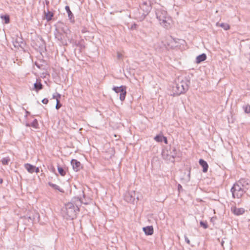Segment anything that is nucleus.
<instances>
[{
    "instance_id": "1",
    "label": "nucleus",
    "mask_w": 250,
    "mask_h": 250,
    "mask_svg": "<svg viewBox=\"0 0 250 250\" xmlns=\"http://www.w3.org/2000/svg\"><path fill=\"white\" fill-rule=\"evenodd\" d=\"M78 204L74 205L72 202H69L65 205L62 208V213L63 217L66 219L73 220L76 217L77 213L79 211Z\"/></svg>"
},
{
    "instance_id": "2",
    "label": "nucleus",
    "mask_w": 250,
    "mask_h": 250,
    "mask_svg": "<svg viewBox=\"0 0 250 250\" xmlns=\"http://www.w3.org/2000/svg\"><path fill=\"white\" fill-rule=\"evenodd\" d=\"M189 83V81L187 79L181 80L178 78L176 82L175 86L173 87L174 95L178 96L185 93L188 89Z\"/></svg>"
},
{
    "instance_id": "3",
    "label": "nucleus",
    "mask_w": 250,
    "mask_h": 250,
    "mask_svg": "<svg viewBox=\"0 0 250 250\" xmlns=\"http://www.w3.org/2000/svg\"><path fill=\"white\" fill-rule=\"evenodd\" d=\"M156 16L160 23L165 28L170 27L171 19L167 16V12L162 9H158L156 11Z\"/></svg>"
},
{
    "instance_id": "4",
    "label": "nucleus",
    "mask_w": 250,
    "mask_h": 250,
    "mask_svg": "<svg viewBox=\"0 0 250 250\" xmlns=\"http://www.w3.org/2000/svg\"><path fill=\"white\" fill-rule=\"evenodd\" d=\"M230 191L232 193L233 198L239 199L246 192V189L242 188L241 182L235 183L231 188Z\"/></svg>"
},
{
    "instance_id": "5",
    "label": "nucleus",
    "mask_w": 250,
    "mask_h": 250,
    "mask_svg": "<svg viewBox=\"0 0 250 250\" xmlns=\"http://www.w3.org/2000/svg\"><path fill=\"white\" fill-rule=\"evenodd\" d=\"M70 32L69 29L67 28V26H65L62 27L60 30L56 29L55 33L54 35L55 37L58 41L61 42L62 43H63L65 36L66 37L67 36V35Z\"/></svg>"
},
{
    "instance_id": "6",
    "label": "nucleus",
    "mask_w": 250,
    "mask_h": 250,
    "mask_svg": "<svg viewBox=\"0 0 250 250\" xmlns=\"http://www.w3.org/2000/svg\"><path fill=\"white\" fill-rule=\"evenodd\" d=\"M125 86H114L112 89L117 93H120V99L121 101L125 100L126 94Z\"/></svg>"
},
{
    "instance_id": "7",
    "label": "nucleus",
    "mask_w": 250,
    "mask_h": 250,
    "mask_svg": "<svg viewBox=\"0 0 250 250\" xmlns=\"http://www.w3.org/2000/svg\"><path fill=\"white\" fill-rule=\"evenodd\" d=\"M140 7L141 9L144 12L143 15L141 18V20H143L145 19L146 16L148 14L151 9L150 2L147 1H143Z\"/></svg>"
},
{
    "instance_id": "8",
    "label": "nucleus",
    "mask_w": 250,
    "mask_h": 250,
    "mask_svg": "<svg viewBox=\"0 0 250 250\" xmlns=\"http://www.w3.org/2000/svg\"><path fill=\"white\" fill-rule=\"evenodd\" d=\"M135 196V191H127L124 195V199L128 203H134L136 200Z\"/></svg>"
},
{
    "instance_id": "9",
    "label": "nucleus",
    "mask_w": 250,
    "mask_h": 250,
    "mask_svg": "<svg viewBox=\"0 0 250 250\" xmlns=\"http://www.w3.org/2000/svg\"><path fill=\"white\" fill-rule=\"evenodd\" d=\"M172 148L173 146H167L165 147L162 150V155L163 158L167 160H170V155L171 154Z\"/></svg>"
},
{
    "instance_id": "10",
    "label": "nucleus",
    "mask_w": 250,
    "mask_h": 250,
    "mask_svg": "<svg viewBox=\"0 0 250 250\" xmlns=\"http://www.w3.org/2000/svg\"><path fill=\"white\" fill-rule=\"evenodd\" d=\"M14 44L15 47L20 46L23 48L25 43L23 42V39L21 37L17 36L14 41Z\"/></svg>"
},
{
    "instance_id": "11",
    "label": "nucleus",
    "mask_w": 250,
    "mask_h": 250,
    "mask_svg": "<svg viewBox=\"0 0 250 250\" xmlns=\"http://www.w3.org/2000/svg\"><path fill=\"white\" fill-rule=\"evenodd\" d=\"M71 164L72 166L73 169L75 171H78L80 170L81 168V164L79 161L75 159H72L71 161Z\"/></svg>"
},
{
    "instance_id": "12",
    "label": "nucleus",
    "mask_w": 250,
    "mask_h": 250,
    "mask_svg": "<svg viewBox=\"0 0 250 250\" xmlns=\"http://www.w3.org/2000/svg\"><path fill=\"white\" fill-rule=\"evenodd\" d=\"M143 229L146 235H151L153 233V228L151 226L144 227Z\"/></svg>"
},
{
    "instance_id": "13",
    "label": "nucleus",
    "mask_w": 250,
    "mask_h": 250,
    "mask_svg": "<svg viewBox=\"0 0 250 250\" xmlns=\"http://www.w3.org/2000/svg\"><path fill=\"white\" fill-rule=\"evenodd\" d=\"M199 164L202 167H203V171L204 172H206L208 171V166L207 162H206L203 159H200L199 160Z\"/></svg>"
},
{
    "instance_id": "14",
    "label": "nucleus",
    "mask_w": 250,
    "mask_h": 250,
    "mask_svg": "<svg viewBox=\"0 0 250 250\" xmlns=\"http://www.w3.org/2000/svg\"><path fill=\"white\" fill-rule=\"evenodd\" d=\"M65 9L68 14V16L69 20H70V21L72 22H74L75 21L74 17L73 16V13H72V12L71 11V10L70 9L69 7L68 6H66L65 7Z\"/></svg>"
},
{
    "instance_id": "15",
    "label": "nucleus",
    "mask_w": 250,
    "mask_h": 250,
    "mask_svg": "<svg viewBox=\"0 0 250 250\" xmlns=\"http://www.w3.org/2000/svg\"><path fill=\"white\" fill-rule=\"evenodd\" d=\"M24 167L29 173H33L35 172V166L30 164H25L24 165Z\"/></svg>"
},
{
    "instance_id": "16",
    "label": "nucleus",
    "mask_w": 250,
    "mask_h": 250,
    "mask_svg": "<svg viewBox=\"0 0 250 250\" xmlns=\"http://www.w3.org/2000/svg\"><path fill=\"white\" fill-rule=\"evenodd\" d=\"M207 59V56L205 53H203L196 57V62L197 63H200Z\"/></svg>"
},
{
    "instance_id": "17",
    "label": "nucleus",
    "mask_w": 250,
    "mask_h": 250,
    "mask_svg": "<svg viewBox=\"0 0 250 250\" xmlns=\"http://www.w3.org/2000/svg\"><path fill=\"white\" fill-rule=\"evenodd\" d=\"M176 155H177V150L175 147L173 146V148H172L171 154L170 155V160H169V161L172 163H174V161H175L174 159L176 157Z\"/></svg>"
},
{
    "instance_id": "18",
    "label": "nucleus",
    "mask_w": 250,
    "mask_h": 250,
    "mask_svg": "<svg viewBox=\"0 0 250 250\" xmlns=\"http://www.w3.org/2000/svg\"><path fill=\"white\" fill-rule=\"evenodd\" d=\"M233 212L236 215H240L243 214L245 212V209L243 208H235L233 210Z\"/></svg>"
},
{
    "instance_id": "19",
    "label": "nucleus",
    "mask_w": 250,
    "mask_h": 250,
    "mask_svg": "<svg viewBox=\"0 0 250 250\" xmlns=\"http://www.w3.org/2000/svg\"><path fill=\"white\" fill-rule=\"evenodd\" d=\"M39 41L38 42L39 44H37V46H38L40 48L42 49L45 47V42L42 38H39Z\"/></svg>"
},
{
    "instance_id": "20",
    "label": "nucleus",
    "mask_w": 250,
    "mask_h": 250,
    "mask_svg": "<svg viewBox=\"0 0 250 250\" xmlns=\"http://www.w3.org/2000/svg\"><path fill=\"white\" fill-rule=\"evenodd\" d=\"M43 88V86L40 82H37L34 83V88L37 92L42 89Z\"/></svg>"
},
{
    "instance_id": "21",
    "label": "nucleus",
    "mask_w": 250,
    "mask_h": 250,
    "mask_svg": "<svg viewBox=\"0 0 250 250\" xmlns=\"http://www.w3.org/2000/svg\"><path fill=\"white\" fill-rule=\"evenodd\" d=\"M48 185L55 189L59 190L60 192H63L62 189L60 187L56 184H53L51 182L48 183Z\"/></svg>"
},
{
    "instance_id": "22",
    "label": "nucleus",
    "mask_w": 250,
    "mask_h": 250,
    "mask_svg": "<svg viewBox=\"0 0 250 250\" xmlns=\"http://www.w3.org/2000/svg\"><path fill=\"white\" fill-rule=\"evenodd\" d=\"M242 186V188H245V189L247 190L248 188H247V186L248 185V183L246 182V181L245 179H242L238 181L237 183H240Z\"/></svg>"
},
{
    "instance_id": "23",
    "label": "nucleus",
    "mask_w": 250,
    "mask_h": 250,
    "mask_svg": "<svg viewBox=\"0 0 250 250\" xmlns=\"http://www.w3.org/2000/svg\"><path fill=\"white\" fill-rule=\"evenodd\" d=\"M77 201H78V202H80V204H82V203H83V204H86L87 203H85L84 202H83V201L82 200V199L81 198H79V197H74L72 199V203H74L76 204H77L76 203V202Z\"/></svg>"
},
{
    "instance_id": "24",
    "label": "nucleus",
    "mask_w": 250,
    "mask_h": 250,
    "mask_svg": "<svg viewBox=\"0 0 250 250\" xmlns=\"http://www.w3.org/2000/svg\"><path fill=\"white\" fill-rule=\"evenodd\" d=\"M10 161V159L9 157H5L2 158L1 160V163L3 165H7L9 162Z\"/></svg>"
},
{
    "instance_id": "25",
    "label": "nucleus",
    "mask_w": 250,
    "mask_h": 250,
    "mask_svg": "<svg viewBox=\"0 0 250 250\" xmlns=\"http://www.w3.org/2000/svg\"><path fill=\"white\" fill-rule=\"evenodd\" d=\"M53 16V14L49 11L45 15L46 19L47 20V21H50L52 19V18Z\"/></svg>"
},
{
    "instance_id": "26",
    "label": "nucleus",
    "mask_w": 250,
    "mask_h": 250,
    "mask_svg": "<svg viewBox=\"0 0 250 250\" xmlns=\"http://www.w3.org/2000/svg\"><path fill=\"white\" fill-rule=\"evenodd\" d=\"M58 170L60 174L62 176H64L66 174L63 168L60 166H58Z\"/></svg>"
},
{
    "instance_id": "27",
    "label": "nucleus",
    "mask_w": 250,
    "mask_h": 250,
    "mask_svg": "<svg viewBox=\"0 0 250 250\" xmlns=\"http://www.w3.org/2000/svg\"><path fill=\"white\" fill-rule=\"evenodd\" d=\"M1 18L4 20L5 23H8L10 21V18L8 15L1 16Z\"/></svg>"
},
{
    "instance_id": "28",
    "label": "nucleus",
    "mask_w": 250,
    "mask_h": 250,
    "mask_svg": "<svg viewBox=\"0 0 250 250\" xmlns=\"http://www.w3.org/2000/svg\"><path fill=\"white\" fill-rule=\"evenodd\" d=\"M163 136L158 135L154 137V140L158 142H163Z\"/></svg>"
},
{
    "instance_id": "29",
    "label": "nucleus",
    "mask_w": 250,
    "mask_h": 250,
    "mask_svg": "<svg viewBox=\"0 0 250 250\" xmlns=\"http://www.w3.org/2000/svg\"><path fill=\"white\" fill-rule=\"evenodd\" d=\"M220 26L221 27H222L223 28H224L225 30H227L229 29L230 28L229 25L228 24L225 23H221Z\"/></svg>"
},
{
    "instance_id": "30",
    "label": "nucleus",
    "mask_w": 250,
    "mask_h": 250,
    "mask_svg": "<svg viewBox=\"0 0 250 250\" xmlns=\"http://www.w3.org/2000/svg\"><path fill=\"white\" fill-rule=\"evenodd\" d=\"M200 225L201 227H203L204 229H206L208 228V225L207 222L201 221Z\"/></svg>"
},
{
    "instance_id": "31",
    "label": "nucleus",
    "mask_w": 250,
    "mask_h": 250,
    "mask_svg": "<svg viewBox=\"0 0 250 250\" xmlns=\"http://www.w3.org/2000/svg\"><path fill=\"white\" fill-rule=\"evenodd\" d=\"M38 125V123L37 119H34L32 123L31 124V126L37 128Z\"/></svg>"
},
{
    "instance_id": "32",
    "label": "nucleus",
    "mask_w": 250,
    "mask_h": 250,
    "mask_svg": "<svg viewBox=\"0 0 250 250\" xmlns=\"http://www.w3.org/2000/svg\"><path fill=\"white\" fill-rule=\"evenodd\" d=\"M62 105V104L60 103L59 100L58 99H57V104L56 105V109L58 110L59 109H60Z\"/></svg>"
},
{
    "instance_id": "33",
    "label": "nucleus",
    "mask_w": 250,
    "mask_h": 250,
    "mask_svg": "<svg viewBox=\"0 0 250 250\" xmlns=\"http://www.w3.org/2000/svg\"><path fill=\"white\" fill-rule=\"evenodd\" d=\"M42 102L43 104H47L48 103V100L47 98H44L42 100Z\"/></svg>"
},
{
    "instance_id": "34",
    "label": "nucleus",
    "mask_w": 250,
    "mask_h": 250,
    "mask_svg": "<svg viewBox=\"0 0 250 250\" xmlns=\"http://www.w3.org/2000/svg\"><path fill=\"white\" fill-rule=\"evenodd\" d=\"M184 238L186 243H187L188 244H190V240L188 239L187 236L186 235H185Z\"/></svg>"
},
{
    "instance_id": "35",
    "label": "nucleus",
    "mask_w": 250,
    "mask_h": 250,
    "mask_svg": "<svg viewBox=\"0 0 250 250\" xmlns=\"http://www.w3.org/2000/svg\"><path fill=\"white\" fill-rule=\"evenodd\" d=\"M163 141H164L165 144H167V137L163 136Z\"/></svg>"
},
{
    "instance_id": "36",
    "label": "nucleus",
    "mask_w": 250,
    "mask_h": 250,
    "mask_svg": "<svg viewBox=\"0 0 250 250\" xmlns=\"http://www.w3.org/2000/svg\"><path fill=\"white\" fill-rule=\"evenodd\" d=\"M183 189L182 187L180 184H179L178 186V190L179 191H180Z\"/></svg>"
},
{
    "instance_id": "37",
    "label": "nucleus",
    "mask_w": 250,
    "mask_h": 250,
    "mask_svg": "<svg viewBox=\"0 0 250 250\" xmlns=\"http://www.w3.org/2000/svg\"><path fill=\"white\" fill-rule=\"evenodd\" d=\"M136 27H137V24L134 23L133 25H132V26L131 27V29H136Z\"/></svg>"
},
{
    "instance_id": "38",
    "label": "nucleus",
    "mask_w": 250,
    "mask_h": 250,
    "mask_svg": "<svg viewBox=\"0 0 250 250\" xmlns=\"http://www.w3.org/2000/svg\"><path fill=\"white\" fill-rule=\"evenodd\" d=\"M246 112L247 113H250V106L246 107Z\"/></svg>"
},
{
    "instance_id": "39",
    "label": "nucleus",
    "mask_w": 250,
    "mask_h": 250,
    "mask_svg": "<svg viewBox=\"0 0 250 250\" xmlns=\"http://www.w3.org/2000/svg\"><path fill=\"white\" fill-rule=\"evenodd\" d=\"M117 57H118V59H120L121 58H122V54H121L120 53H118Z\"/></svg>"
},
{
    "instance_id": "40",
    "label": "nucleus",
    "mask_w": 250,
    "mask_h": 250,
    "mask_svg": "<svg viewBox=\"0 0 250 250\" xmlns=\"http://www.w3.org/2000/svg\"><path fill=\"white\" fill-rule=\"evenodd\" d=\"M61 98V95L59 93H56V99Z\"/></svg>"
},
{
    "instance_id": "41",
    "label": "nucleus",
    "mask_w": 250,
    "mask_h": 250,
    "mask_svg": "<svg viewBox=\"0 0 250 250\" xmlns=\"http://www.w3.org/2000/svg\"><path fill=\"white\" fill-rule=\"evenodd\" d=\"M39 171H40L39 168V167H35V172H36V173H38V172H39Z\"/></svg>"
},
{
    "instance_id": "42",
    "label": "nucleus",
    "mask_w": 250,
    "mask_h": 250,
    "mask_svg": "<svg viewBox=\"0 0 250 250\" xmlns=\"http://www.w3.org/2000/svg\"><path fill=\"white\" fill-rule=\"evenodd\" d=\"M25 113H26V115H25V117L26 118L28 116V115H29L30 114V112L27 110H25Z\"/></svg>"
},
{
    "instance_id": "43",
    "label": "nucleus",
    "mask_w": 250,
    "mask_h": 250,
    "mask_svg": "<svg viewBox=\"0 0 250 250\" xmlns=\"http://www.w3.org/2000/svg\"><path fill=\"white\" fill-rule=\"evenodd\" d=\"M45 4L48 5L49 3V1L48 0H45Z\"/></svg>"
},
{
    "instance_id": "44",
    "label": "nucleus",
    "mask_w": 250,
    "mask_h": 250,
    "mask_svg": "<svg viewBox=\"0 0 250 250\" xmlns=\"http://www.w3.org/2000/svg\"><path fill=\"white\" fill-rule=\"evenodd\" d=\"M26 126H31V124H28V123H26Z\"/></svg>"
},
{
    "instance_id": "45",
    "label": "nucleus",
    "mask_w": 250,
    "mask_h": 250,
    "mask_svg": "<svg viewBox=\"0 0 250 250\" xmlns=\"http://www.w3.org/2000/svg\"><path fill=\"white\" fill-rule=\"evenodd\" d=\"M53 99H56V95H55V94L53 95Z\"/></svg>"
},
{
    "instance_id": "46",
    "label": "nucleus",
    "mask_w": 250,
    "mask_h": 250,
    "mask_svg": "<svg viewBox=\"0 0 250 250\" xmlns=\"http://www.w3.org/2000/svg\"><path fill=\"white\" fill-rule=\"evenodd\" d=\"M35 64L38 67L40 68V66L36 62H35Z\"/></svg>"
},
{
    "instance_id": "47",
    "label": "nucleus",
    "mask_w": 250,
    "mask_h": 250,
    "mask_svg": "<svg viewBox=\"0 0 250 250\" xmlns=\"http://www.w3.org/2000/svg\"><path fill=\"white\" fill-rule=\"evenodd\" d=\"M83 197L84 198V197H85V195H84V192H83Z\"/></svg>"
},
{
    "instance_id": "48",
    "label": "nucleus",
    "mask_w": 250,
    "mask_h": 250,
    "mask_svg": "<svg viewBox=\"0 0 250 250\" xmlns=\"http://www.w3.org/2000/svg\"><path fill=\"white\" fill-rule=\"evenodd\" d=\"M2 182V179H0V183H1Z\"/></svg>"
},
{
    "instance_id": "49",
    "label": "nucleus",
    "mask_w": 250,
    "mask_h": 250,
    "mask_svg": "<svg viewBox=\"0 0 250 250\" xmlns=\"http://www.w3.org/2000/svg\"><path fill=\"white\" fill-rule=\"evenodd\" d=\"M136 199H137V200H138V197H136Z\"/></svg>"
}]
</instances>
